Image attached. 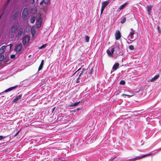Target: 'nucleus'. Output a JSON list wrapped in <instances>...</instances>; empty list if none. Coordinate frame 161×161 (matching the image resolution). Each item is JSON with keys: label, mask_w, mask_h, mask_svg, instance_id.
Segmentation results:
<instances>
[{"label": "nucleus", "mask_w": 161, "mask_h": 161, "mask_svg": "<svg viewBox=\"0 0 161 161\" xmlns=\"http://www.w3.org/2000/svg\"><path fill=\"white\" fill-rule=\"evenodd\" d=\"M81 68H80L79 69H78L77 71H76L75 73L74 74V75L75 74V73H76L77 71H79V70H80L81 69Z\"/></svg>", "instance_id": "39"}, {"label": "nucleus", "mask_w": 161, "mask_h": 161, "mask_svg": "<svg viewBox=\"0 0 161 161\" xmlns=\"http://www.w3.org/2000/svg\"><path fill=\"white\" fill-rule=\"evenodd\" d=\"M157 29L158 32L159 33H161V28L158 26H157Z\"/></svg>", "instance_id": "27"}, {"label": "nucleus", "mask_w": 161, "mask_h": 161, "mask_svg": "<svg viewBox=\"0 0 161 161\" xmlns=\"http://www.w3.org/2000/svg\"><path fill=\"white\" fill-rule=\"evenodd\" d=\"M23 29L22 28H19L18 30V32L16 36L18 37H20L22 35V34L23 33Z\"/></svg>", "instance_id": "6"}, {"label": "nucleus", "mask_w": 161, "mask_h": 161, "mask_svg": "<svg viewBox=\"0 0 161 161\" xmlns=\"http://www.w3.org/2000/svg\"><path fill=\"white\" fill-rule=\"evenodd\" d=\"M134 34H135V33H134V31H131L130 32V34H129V36H130L131 38L132 39H133V40H135V39H134V38L133 37V35Z\"/></svg>", "instance_id": "20"}, {"label": "nucleus", "mask_w": 161, "mask_h": 161, "mask_svg": "<svg viewBox=\"0 0 161 161\" xmlns=\"http://www.w3.org/2000/svg\"><path fill=\"white\" fill-rule=\"evenodd\" d=\"M30 40L29 36H25L23 38L22 40L23 44L25 45L29 42Z\"/></svg>", "instance_id": "3"}, {"label": "nucleus", "mask_w": 161, "mask_h": 161, "mask_svg": "<svg viewBox=\"0 0 161 161\" xmlns=\"http://www.w3.org/2000/svg\"><path fill=\"white\" fill-rule=\"evenodd\" d=\"M5 56L4 55L0 56V61H2L4 58Z\"/></svg>", "instance_id": "30"}, {"label": "nucleus", "mask_w": 161, "mask_h": 161, "mask_svg": "<svg viewBox=\"0 0 161 161\" xmlns=\"http://www.w3.org/2000/svg\"><path fill=\"white\" fill-rule=\"evenodd\" d=\"M81 77H79V76H78V78L76 79V83H79L80 82V80L81 79Z\"/></svg>", "instance_id": "32"}, {"label": "nucleus", "mask_w": 161, "mask_h": 161, "mask_svg": "<svg viewBox=\"0 0 161 161\" xmlns=\"http://www.w3.org/2000/svg\"><path fill=\"white\" fill-rule=\"evenodd\" d=\"M87 68L85 69V68H83L82 69V70L81 71V72L80 74L79 75V77H80L82 75H84L87 71Z\"/></svg>", "instance_id": "9"}, {"label": "nucleus", "mask_w": 161, "mask_h": 161, "mask_svg": "<svg viewBox=\"0 0 161 161\" xmlns=\"http://www.w3.org/2000/svg\"><path fill=\"white\" fill-rule=\"evenodd\" d=\"M13 102H16V101H13Z\"/></svg>", "instance_id": "53"}, {"label": "nucleus", "mask_w": 161, "mask_h": 161, "mask_svg": "<svg viewBox=\"0 0 161 161\" xmlns=\"http://www.w3.org/2000/svg\"><path fill=\"white\" fill-rule=\"evenodd\" d=\"M6 136H0V140L4 139Z\"/></svg>", "instance_id": "35"}, {"label": "nucleus", "mask_w": 161, "mask_h": 161, "mask_svg": "<svg viewBox=\"0 0 161 161\" xmlns=\"http://www.w3.org/2000/svg\"><path fill=\"white\" fill-rule=\"evenodd\" d=\"M47 45V44H43L42 46H41V47H38V49H41L44 48Z\"/></svg>", "instance_id": "26"}, {"label": "nucleus", "mask_w": 161, "mask_h": 161, "mask_svg": "<svg viewBox=\"0 0 161 161\" xmlns=\"http://www.w3.org/2000/svg\"><path fill=\"white\" fill-rule=\"evenodd\" d=\"M34 33H35L34 32L33 33L32 31H31V33H32V35H34Z\"/></svg>", "instance_id": "47"}, {"label": "nucleus", "mask_w": 161, "mask_h": 161, "mask_svg": "<svg viewBox=\"0 0 161 161\" xmlns=\"http://www.w3.org/2000/svg\"><path fill=\"white\" fill-rule=\"evenodd\" d=\"M15 56L14 55H12L10 56V58H15Z\"/></svg>", "instance_id": "36"}, {"label": "nucleus", "mask_w": 161, "mask_h": 161, "mask_svg": "<svg viewBox=\"0 0 161 161\" xmlns=\"http://www.w3.org/2000/svg\"><path fill=\"white\" fill-rule=\"evenodd\" d=\"M124 95H125V96H130V97H131L132 96V95H131V96H130L129 95H126V94H123L122 95V96H124Z\"/></svg>", "instance_id": "42"}, {"label": "nucleus", "mask_w": 161, "mask_h": 161, "mask_svg": "<svg viewBox=\"0 0 161 161\" xmlns=\"http://www.w3.org/2000/svg\"><path fill=\"white\" fill-rule=\"evenodd\" d=\"M152 154V153H150V154H148L144 155L142 156V157H136L135 158H133L131 159H130L129 160L130 161V160H132L133 161H134L138 160V159H140V158H142V157H145L146 156L149 155H151Z\"/></svg>", "instance_id": "8"}, {"label": "nucleus", "mask_w": 161, "mask_h": 161, "mask_svg": "<svg viewBox=\"0 0 161 161\" xmlns=\"http://www.w3.org/2000/svg\"><path fill=\"white\" fill-rule=\"evenodd\" d=\"M18 13L17 12L15 13L14 15L13 16V19L14 20H15L16 19L17 17H18Z\"/></svg>", "instance_id": "19"}, {"label": "nucleus", "mask_w": 161, "mask_h": 161, "mask_svg": "<svg viewBox=\"0 0 161 161\" xmlns=\"http://www.w3.org/2000/svg\"><path fill=\"white\" fill-rule=\"evenodd\" d=\"M35 20V18L34 16H32L30 19L31 23L33 24L34 23Z\"/></svg>", "instance_id": "21"}, {"label": "nucleus", "mask_w": 161, "mask_h": 161, "mask_svg": "<svg viewBox=\"0 0 161 161\" xmlns=\"http://www.w3.org/2000/svg\"><path fill=\"white\" fill-rule=\"evenodd\" d=\"M32 1L31 2V3L32 4H33L35 2V0H31Z\"/></svg>", "instance_id": "43"}, {"label": "nucleus", "mask_w": 161, "mask_h": 161, "mask_svg": "<svg viewBox=\"0 0 161 161\" xmlns=\"http://www.w3.org/2000/svg\"><path fill=\"white\" fill-rule=\"evenodd\" d=\"M118 47V48H119V47Z\"/></svg>", "instance_id": "52"}, {"label": "nucleus", "mask_w": 161, "mask_h": 161, "mask_svg": "<svg viewBox=\"0 0 161 161\" xmlns=\"http://www.w3.org/2000/svg\"><path fill=\"white\" fill-rule=\"evenodd\" d=\"M80 108H81L80 107H79V108H77L76 109V110H79L80 109Z\"/></svg>", "instance_id": "45"}, {"label": "nucleus", "mask_w": 161, "mask_h": 161, "mask_svg": "<svg viewBox=\"0 0 161 161\" xmlns=\"http://www.w3.org/2000/svg\"><path fill=\"white\" fill-rule=\"evenodd\" d=\"M122 102H123V101H122ZM124 102L125 103V102H126V101H124Z\"/></svg>", "instance_id": "50"}, {"label": "nucleus", "mask_w": 161, "mask_h": 161, "mask_svg": "<svg viewBox=\"0 0 161 161\" xmlns=\"http://www.w3.org/2000/svg\"><path fill=\"white\" fill-rule=\"evenodd\" d=\"M19 131H17V132H16V133L14 135V136H17V135L18 134H19Z\"/></svg>", "instance_id": "38"}, {"label": "nucleus", "mask_w": 161, "mask_h": 161, "mask_svg": "<svg viewBox=\"0 0 161 161\" xmlns=\"http://www.w3.org/2000/svg\"><path fill=\"white\" fill-rule=\"evenodd\" d=\"M55 107H54V108H53L52 109V112L53 113V112L54 111L55 109Z\"/></svg>", "instance_id": "41"}, {"label": "nucleus", "mask_w": 161, "mask_h": 161, "mask_svg": "<svg viewBox=\"0 0 161 161\" xmlns=\"http://www.w3.org/2000/svg\"><path fill=\"white\" fill-rule=\"evenodd\" d=\"M127 104H126L125 105V106H128L129 104H128V103H129V102L128 101V102H127Z\"/></svg>", "instance_id": "44"}, {"label": "nucleus", "mask_w": 161, "mask_h": 161, "mask_svg": "<svg viewBox=\"0 0 161 161\" xmlns=\"http://www.w3.org/2000/svg\"><path fill=\"white\" fill-rule=\"evenodd\" d=\"M45 4H47L49 2L50 0H42Z\"/></svg>", "instance_id": "29"}, {"label": "nucleus", "mask_w": 161, "mask_h": 161, "mask_svg": "<svg viewBox=\"0 0 161 161\" xmlns=\"http://www.w3.org/2000/svg\"><path fill=\"white\" fill-rule=\"evenodd\" d=\"M6 47V46H3L0 48V55L4 52Z\"/></svg>", "instance_id": "10"}, {"label": "nucleus", "mask_w": 161, "mask_h": 161, "mask_svg": "<svg viewBox=\"0 0 161 161\" xmlns=\"http://www.w3.org/2000/svg\"><path fill=\"white\" fill-rule=\"evenodd\" d=\"M10 46V50L11 49V47H12V44H10L8 45V46Z\"/></svg>", "instance_id": "40"}, {"label": "nucleus", "mask_w": 161, "mask_h": 161, "mask_svg": "<svg viewBox=\"0 0 161 161\" xmlns=\"http://www.w3.org/2000/svg\"><path fill=\"white\" fill-rule=\"evenodd\" d=\"M107 52L108 54V55L109 56H112L113 54L112 53L110 52V50L109 49H108L107 50Z\"/></svg>", "instance_id": "25"}, {"label": "nucleus", "mask_w": 161, "mask_h": 161, "mask_svg": "<svg viewBox=\"0 0 161 161\" xmlns=\"http://www.w3.org/2000/svg\"><path fill=\"white\" fill-rule=\"evenodd\" d=\"M80 101H79L78 102H76L74 103H72V104H69L68 105L69 107H75L77 106L79 103H80Z\"/></svg>", "instance_id": "12"}, {"label": "nucleus", "mask_w": 161, "mask_h": 161, "mask_svg": "<svg viewBox=\"0 0 161 161\" xmlns=\"http://www.w3.org/2000/svg\"><path fill=\"white\" fill-rule=\"evenodd\" d=\"M119 64L118 63H116L113 66L112 69L114 70H115L117 69L119 67Z\"/></svg>", "instance_id": "13"}, {"label": "nucleus", "mask_w": 161, "mask_h": 161, "mask_svg": "<svg viewBox=\"0 0 161 161\" xmlns=\"http://www.w3.org/2000/svg\"><path fill=\"white\" fill-rule=\"evenodd\" d=\"M114 47H113L112 49H111V52L112 53V54H113L114 52Z\"/></svg>", "instance_id": "37"}, {"label": "nucleus", "mask_w": 161, "mask_h": 161, "mask_svg": "<svg viewBox=\"0 0 161 161\" xmlns=\"http://www.w3.org/2000/svg\"><path fill=\"white\" fill-rule=\"evenodd\" d=\"M10 0H8V2H9Z\"/></svg>", "instance_id": "51"}, {"label": "nucleus", "mask_w": 161, "mask_h": 161, "mask_svg": "<svg viewBox=\"0 0 161 161\" xmlns=\"http://www.w3.org/2000/svg\"><path fill=\"white\" fill-rule=\"evenodd\" d=\"M93 72V68H92L90 71L89 72V74L90 75V76L92 74Z\"/></svg>", "instance_id": "34"}, {"label": "nucleus", "mask_w": 161, "mask_h": 161, "mask_svg": "<svg viewBox=\"0 0 161 161\" xmlns=\"http://www.w3.org/2000/svg\"><path fill=\"white\" fill-rule=\"evenodd\" d=\"M127 4V3H125L124 4L121 5L119 8V9L120 10H121L124 8L125 6Z\"/></svg>", "instance_id": "18"}, {"label": "nucleus", "mask_w": 161, "mask_h": 161, "mask_svg": "<svg viewBox=\"0 0 161 161\" xmlns=\"http://www.w3.org/2000/svg\"><path fill=\"white\" fill-rule=\"evenodd\" d=\"M43 63L44 60H42L38 68V71L42 69L43 65Z\"/></svg>", "instance_id": "17"}, {"label": "nucleus", "mask_w": 161, "mask_h": 161, "mask_svg": "<svg viewBox=\"0 0 161 161\" xmlns=\"http://www.w3.org/2000/svg\"><path fill=\"white\" fill-rule=\"evenodd\" d=\"M129 48L131 50H133L134 49V46L132 45H130L129 46Z\"/></svg>", "instance_id": "31"}, {"label": "nucleus", "mask_w": 161, "mask_h": 161, "mask_svg": "<svg viewBox=\"0 0 161 161\" xmlns=\"http://www.w3.org/2000/svg\"><path fill=\"white\" fill-rule=\"evenodd\" d=\"M159 76V75H158L155 76L154 77L152 78L151 80L150 81L153 82L155 80H156L157 79H158Z\"/></svg>", "instance_id": "15"}, {"label": "nucleus", "mask_w": 161, "mask_h": 161, "mask_svg": "<svg viewBox=\"0 0 161 161\" xmlns=\"http://www.w3.org/2000/svg\"><path fill=\"white\" fill-rule=\"evenodd\" d=\"M126 20V17H124L122 19H121L120 23L122 24H123L124 23Z\"/></svg>", "instance_id": "24"}, {"label": "nucleus", "mask_w": 161, "mask_h": 161, "mask_svg": "<svg viewBox=\"0 0 161 161\" xmlns=\"http://www.w3.org/2000/svg\"><path fill=\"white\" fill-rule=\"evenodd\" d=\"M22 96V94H20L16 96L15 98L14 99L13 101H18L20 99Z\"/></svg>", "instance_id": "16"}, {"label": "nucleus", "mask_w": 161, "mask_h": 161, "mask_svg": "<svg viewBox=\"0 0 161 161\" xmlns=\"http://www.w3.org/2000/svg\"><path fill=\"white\" fill-rule=\"evenodd\" d=\"M109 3V1H104L102 2V7L104 8H105L106 7V6L108 5Z\"/></svg>", "instance_id": "11"}, {"label": "nucleus", "mask_w": 161, "mask_h": 161, "mask_svg": "<svg viewBox=\"0 0 161 161\" xmlns=\"http://www.w3.org/2000/svg\"><path fill=\"white\" fill-rule=\"evenodd\" d=\"M42 23V19L40 17H39L36 19V25L37 28L41 27Z\"/></svg>", "instance_id": "4"}, {"label": "nucleus", "mask_w": 161, "mask_h": 161, "mask_svg": "<svg viewBox=\"0 0 161 161\" xmlns=\"http://www.w3.org/2000/svg\"><path fill=\"white\" fill-rule=\"evenodd\" d=\"M104 8H103L102 7H101V14H103V11L104 10Z\"/></svg>", "instance_id": "33"}, {"label": "nucleus", "mask_w": 161, "mask_h": 161, "mask_svg": "<svg viewBox=\"0 0 161 161\" xmlns=\"http://www.w3.org/2000/svg\"><path fill=\"white\" fill-rule=\"evenodd\" d=\"M27 9L25 8L23 10L22 13V16L23 18H25L27 15Z\"/></svg>", "instance_id": "7"}, {"label": "nucleus", "mask_w": 161, "mask_h": 161, "mask_svg": "<svg viewBox=\"0 0 161 161\" xmlns=\"http://www.w3.org/2000/svg\"><path fill=\"white\" fill-rule=\"evenodd\" d=\"M85 39L86 42H88L89 40V37L88 36H85Z\"/></svg>", "instance_id": "23"}, {"label": "nucleus", "mask_w": 161, "mask_h": 161, "mask_svg": "<svg viewBox=\"0 0 161 161\" xmlns=\"http://www.w3.org/2000/svg\"><path fill=\"white\" fill-rule=\"evenodd\" d=\"M22 45L21 44H19L16 46L15 51L17 53L19 54L22 52Z\"/></svg>", "instance_id": "2"}, {"label": "nucleus", "mask_w": 161, "mask_h": 161, "mask_svg": "<svg viewBox=\"0 0 161 161\" xmlns=\"http://www.w3.org/2000/svg\"><path fill=\"white\" fill-rule=\"evenodd\" d=\"M120 84L121 85H124L125 83V82L123 80H121L120 82Z\"/></svg>", "instance_id": "28"}, {"label": "nucleus", "mask_w": 161, "mask_h": 161, "mask_svg": "<svg viewBox=\"0 0 161 161\" xmlns=\"http://www.w3.org/2000/svg\"><path fill=\"white\" fill-rule=\"evenodd\" d=\"M18 23H13L10 28L9 32L11 34L15 33L18 29Z\"/></svg>", "instance_id": "1"}, {"label": "nucleus", "mask_w": 161, "mask_h": 161, "mask_svg": "<svg viewBox=\"0 0 161 161\" xmlns=\"http://www.w3.org/2000/svg\"><path fill=\"white\" fill-rule=\"evenodd\" d=\"M115 35V39L116 40H119L121 37V34L119 30L116 31Z\"/></svg>", "instance_id": "5"}, {"label": "nucleus", "mask_w": 161, "mask_h": 161, "mask_svg": "<svg viewBox=\"0 0 161 161\" xmlns=\"http://www.w3.org/2000/svg\"><path fill=\"white\" fill-rule=\"evenodd\" d=\"M130 30H131V31H134H134H133V29H132V28L131 29H130Z\"/></svg>", "instance_id": "48"}, {"label": "nucleus", "mask_w": 161, "mask_h": 161, "mask_svg": "<svg viewBox=\"0 0 161 161\" xmlns=\"http://www.w3.org/2000/svg\"><path fill=\"white\" fill-rule=\"evenodd\" d=\"M3 93H1L0 94H1V95H3Z\"/></svg>", "instance_id": "49"}, {"label": "nucleus", "mask_w": 161, "mask_h": 161, "mask_svg": "<svg viewBox=\"0 0 161 161\" xmlns=\"http://www.w3.org/2000/svg\"><path fill=\"white\" fill-rule=\"evenodd\" d=\"M152 9V6L151 5H148L147 7V10L149 13H150L151 12V10Z\"/></svg>", "instance_id": "22"}, {"label": "nucleus", "mask_w": 161, "mask_h": 161, "mask_svg": "<svg viewBox=\"0 0 161 161\" xmlns=\"http://www.w3.org/2000/svg\"><path fill=\"white\" fill-rule=\"evenodd\" d=\"M76 109H74L73 110H72L71 111H73L74 112H75L76 111Z\"/></svg>", "instance_id": "46"}, {"label": "nucleus", "mask_w": 161, "mask_h": 161, "mask_svg": "<svg viewBox=\"0 0 161 161\" xmlns=\"http://www.w3.org/2000/svg\"><path fill=\"white\" fill-rule=\"evenodd\" d=\"M17 86H14L9 88L5 90V91L4 92H7L12 91V90L15 89Z\"/></svg>", "instance_id": "14"}]
</instances>
